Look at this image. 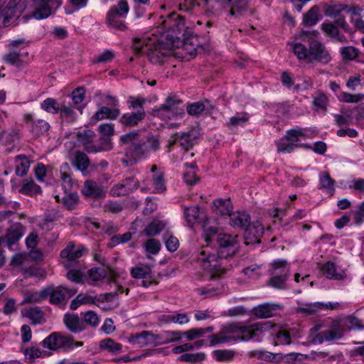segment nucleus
<instances>
[{
  "label": "nucleus",
  "mask_w": 364,
  "mask_h": 364,
  "mask_svg": "<svg viewBox=\"0 0 364 364\" xmlns=\"http://www.w3.org/2000/svg\"><path fill=\"white\" fill-rule=\"evenodd\" d=\"M88 252L84 246L75 247L74 243H69L67 247L60 252V257L67 259L70 263L75 262L77 259L81 257Z\"/></svg>",
  "instance_id": "obj_23"
},
{
  "label": "nucleus",
  "mask_w": 364,
  "mask_h": 364,
  "mask_svg": "<svg viewBox=\"0 0 364 364\" xmlns=\"http://www.w3.org/2000/svg\"><path fill=\"white\" fill-rule=\"evenodd\" d=\"M47 292L42 289L39 292H35L28 295L21 304L26 303H41L46 299Z\"/></svg>",
  "instance_id": "obj_55"
},
{
  "label": "nucleus",
  "mask_w": 364,
  "mask_h": 364,
  "mask_svg": "<svg viewBox=\"0 0 364 364\" xmlns=\"http://www.w3.org/2000/svg\"><path fill=\"white\" fill-rule=\"evenodd\" d=\"M284 140H286V139H283V137H282L279 140H278L275 142L276 146H277V153L290 154L296 148H299V147H303V148H307V149L311 148V145L308 144L294 143V142H291L289 141H285Z\"/></svg>",
  "instance_id": "obj_27"
},
{
  "label": "nucleus",
  "mask_w": 364,
  "mask_h": 364,
  "mask_svg": "<svg viewBox=\"0 0 364 364\" xmlns=\"http://www.w3.org/2000/svg\"><path fill=\"white\" fill-rule=\"evenodd\" d=\"M63 323L71 333H80L86 329L83 320L75 314H65L63 317Z\"/></svg>",
  "instance_id": "obj_19"
},
{
  "label": "nucleus",
  "mask_w": 364,
  "mask_h": 364,
  "mask_svg": "<svg viewBox=\"0 0 364 364\" xmlns=\"http://www.w3.org/2000/svg\"><path fill=\"white\" fill-rule=\"evenodd\" d=\"M25 124L29 125V132L36 137H40L47 132L50 129L48 122L43 119H34L33 114L27 113L23 117Z\"/></svg>",
  "instance_id": "obj_16"
},
{
  "label": "nucleus",
  "mask_w": 364,
  "mask_h": 364,
  "mask_svg": "<svg viewBox=\"0 0 364 364\" xmlns=\"http://www.w3.org/2000/svg\"><path fill=\"white\" fill-rule=\"evenodd\" d=\"M199 213L200 209L198 206H192L184 209V218L190 226H193L197 222Z\"/></svg>",
  "instance_id": "obj_47"
},
{
  "label": "nucleus",
  "mask_w": 364,
  "mask_h": 364,
  "mask_svg": "<svg viewBox=\"0 0 364 364\" xmlns=\"http://www.w3.org/2000/svg\"><path fill=\"white\" fill-rule=\"evenodd\" d=\"M165 339L162 341V334H154L150 331H144L136 336V338H143L146 343L155 342L156 344L180 341L182 339L183 333L179 331H167L164 332Z\"/></svg>",
  "instance_id": "obj_11"
},
{
  "label": "nucleus",
  "mask_w": 364,
  "mask_h": 364,
  "mask_svg": "<svg viewBox=\"0 0 364 364\" xmlns=\"http://www.w3.org/2000/svg\"><path fill=\"white\" fill-rule=\"evenodd\" d=\"M16 160L21 161V163L16 168V175L20 177L26 176L28 171L31 164L27 156L25 154L18 155L16 156Z\"/></svg>",
  "instance_id": "obj_43"
},
{
  "label": "nucleus",
  "mask_w": 364,
  "mask_h": 364,
  "mask_svg": "<svg viewBox=\"0 0 364 364\" xmlns=\"http://www.w3.org/2000/svg\"><path fill=\"white\" fill-rule=\"evenodd\" d=\"M112 142L108 136H101L98 139L97 144L89 146L88 153H97L101 151H107L112 149Z\"/></svg>",
  "instance_id": "obj_32"
},
{
  "label": "nucleus",
  "mask_w": 364,
  "mask_h": 364,
  "mask_svg": "<svg viewBox=\"0 0 364 364\" xmlns=\"http://www.w3.org/2000/svg\"><path fill=\"white\" fill-rule=\"evenodd\" d=\"M22 313L24 316L31 319L34 324L40 323L44 317V313L39 306L25 309Z\"/></svg>",
  "instance_id": "obj_35"
},
{
  "label": "nucleus",
  "mask_w": 364,
  "mask_h": 364,
  "mask_svg": "<svg viewBox=\"0 0 364 364\" xmlns=\"http://www.w3.org/2000/svg\"><path fill=\"white\" fill-rule=\"evenodd\" d=\"M151 272L150 266L135 267L132 268L130 271L131 276L134 279H146Z\"/></svg>",
  "instance_id": "obj_56"
},
{
  "label": "nucleus",
  "mask_w": 364,
  "mask_h": 364,
  "mask_svg": "<svg viewBox=\"0 0 364 364\" xmlns=\"http://www.w3.org/2000/svg\"><path fill=\"white\" fill-rule=\"evenodd\" d=\"M334 180L328 172H321L319 176L320 188L334 191Z\"/></svg>",
  "instance_id": "obj_57"
},
{
  "label": "nucleus",
  "mask_w": 364,
  "mask_h": 364,
  "mask_svg": "<svg viewBox=\"0 0 364 364\" xmlns=\"http://www.w3.org/2000/svg\"><path fill=\"white\" fill-rule=\"evenodd\" d=\"M74 105H66L65 102L60 103V118L63 122L73 124L77 119V114L75 112Z\"/></svg>",
  "instance_id": "obj_31"
},
{
  "label": "nucleus",
  "mask_w": 364,
  "mask_h": 364,
  "mask_svg": "<svg viewBox=\"0 0 364 364\" xmlns=\"http://www.w3.org/2000/svg\"><path fill=\"white\" fill-rule=\"evenodd\" d=\"M89 277L95 281H100L107 277V271L105 269L100 267H92L87 272Z\"/></svg>",
  "instance_id": "obj_63"
},
{
  "label": "nucleus",
  "mask_w": 364,
  "mask_h": 364,
  "mask_svg": "<svg viewBox=\"0 0 364 364\" xmlns=\"http://www.w3.org/2000/svg\"><path fill=\"white\" fill-rule=\"evenodd\" d=\"M27 0H9L2 9L3 23L18 20L27 7Z\"/></svg>",
  "instance_id": "obj_9"
},
{
  "label": "nucleus",
  "mask_w": 364,
  "mask_h": 364,
  "mask_svg": "<svg viewBox=\"0 0 364 364\" xmlns=\"http://www.w3.org/2000/svg\"><path fill=\"white\" fill-rule=\"evenodd\" d=\"M139 188V181L134 176H129L114 185L110 192L113 196H124L134 192Z\"/></svg>",
  "instance_id": "obj_13"
},
{
  "label": "nucleus",
  "mask_w": 364,
  "mask_h": 364,
  "mask_svg": "<svg viewBox=\"0 0 364 364\" xmlns=\"http://www.w3.org/2000/svg\"><path fill=\"white\" fill-rule=\"evenodd\" d=\"M264 232V228L260 222L254 221L249 223L244 232L245 244L246 245L259 244Z\"/></svg>",
  "instance_id": "obj_15"
},
{
  "label": "nucleus",
  "mask_w": 364,
  "mask_h": 364,
  "mask_svg": "<svg viewBox=\"0 0 364 364\" xmlns=\"http://www.w3.org/2000/svg\"><path fill=\"white\" fill-rule=\"evenodd\" d=\"M320 6L326 16L336 19L333 23H346L345 16L343 14L346 13L348 5L340 3L327 4L323 2L320 4Z\"/></svg>",
  "instance_id": "obj_12"
},
{
  "label": "nucleus",
  "mask_w": 364,
  "mask_h": 364,
  "mask_svg": "<svg viewBox=\"0 0 364 364\" xmlns=\"http://www.w3.org/2000/svg\"><path fill=\"white\" fill-rule=\"evenodd\" d=\"M147 100L146 98L138 96H129L127 100V105L130 112H127L119 116L118 119L121 127L124 129H132L138 127L146 118V114L144 105Z\"/></svg>",
  "instance_id": "obj_4"
},
{
  "label": "nucleus",
  "mask_w": 364,
  "mask_h": 364,
  "mask_svg": "<svg viewBox=\"0 0 364 364\" xmlns=\"http://www.w3.org/2000/svg\"><path fill=\"white\" fill-rule=\"evenodd\" d=\"M153 182L156 191L159 193H163L166 190L163 173H158L153 176Z\"/></svg>",
  "instance_id": "obj_62"
},
{
  "label": "nucleus",
  "mask_w": 364,
  "mask_h": 364,
  "mask_svg": "<svg viewBox=\"0 0 364 364\" xmlns=\"http://www.w3.org/2000/svg\"><path fill=\"white\" fill-rule=\"evenodd\" d=\"M41 108L48 113L57 114L60 112V104L56 99L48 97L41 103Z\"/></svg>",
  "instance_id": "obj_36"
},
{
  "label": "nucleus",
  "mask_w": 364,
  "mask_h": 364,
  "mask_svg": "<svg viewBox=\"0 0 364 364\" xmlns=\"http://www.w3.org/2000/svg\"><path fill=\"white\" fill-rule=\"evenodd\" d=\"M78 201L79 197L77 193H71L62 198V203L69 210L75 209Z\"/></svg>",
  "instance_id": "obj_58"
},
{
  "label": "nucleus",
  "mask_w": 364,
  "mask_h": 364,
  "mask_svg": "<svg viewBox=\"0 0 364 364\" xmlns=\"http://www.w3.org/2000/svg\"><path fill=\"white\" fill-rule=\"evenodd\" d=\"M219 235L218 234V228L215 227H208L204 230V237L205 240L207 242V245L205 247H208L210 245H215L217 242V237Z\"/></svg>",
  "instance_id": "obj_51"
},
{
  "label": "nucleus",
  "mask_w": 364,
  "mask_h": 364,
  "mask_svg": "<svg viewBox=\"0 0 364 364\" xmlns=\"http://www.w3.org/2000/svg\"><path fill=\"white\" fill-rule=\"evenodd\" d=\"M73 164L78 171L83 173L87 171L90 162L86 154L82 151H77Z\"/></svg>",
  "instance_id": "obj_39"
},
{
  "label": "nucleus",
  "mask_w": 364,
  "mask_h": 364,
  "mask_svg": "<svg viewBox=\"0 0 364 364\" xmlns=\"http://www.w3.org/2000/svg\"><path fill=\"white\" fill-rule=\"evenodd\" d=\"M82 193L86 197H90L95 200L102 199L106 196V191L103 186L92 180H87L85 182Z\"/></svg>",
  "instance_id": "obj_20"
},
{
  "label": "nucleus",
  "mask_w": 364,
  "mask_h": 364,
  "mask_svg": "<svg viewBox=\"0 0 364 364\" xmlns=\"http://www.w3.org/2000/svg\"><path fill=\"white\" fill-rule=\"evenodd\" d=\"M288 272L289 270L287 269L286 272L280 275L271 277L267 281V285L278 289H287L286 281L288 279Z\"/></svg>",
  "instance_id": "obj_41"
},
{
  "label": "nucleus",
  "mask_w": 364,
  "mask_h": 364,
  "mask_svg": "<svg viewBox=\"0 0 364 364\" xmlns=\"http://www.w3.org/2000/svg\"><path fill=\"white\" fill-rule=\"evenodd\" d=\"M166 52L162 51L161 48H150L148 50L147 56L149 60L154 64H161L168 56Z\"/></svg>",
  "instance_id": "obj_37"
},
{
  "label": "nucleus",
  "mask_w": 364,
  "mask_h": 364,
  "mask_svg": "<svg viewBox=\"0 0 364 364\" xmlns=\"http://www.w3.org/2000/svg\"><path fill=\"white\" fill-rule=\"evenodd\" d=\"M199 135V129H193L187 132H181L180 135L176 133V137L173 140L172 144L178 141L180 146L187 151L191 149L196 144Z\"/></svg>",
  "instance_id": "obj_17"
},
{
  "label": "nucleus",
  "mask_w": 364,
  "mask_h": 364,
  "mask_svg": "<svg viewBox=\"0 0 364 364\" xmlns=\"http://www.w3.org/2000/svg\"><path fill=\"white\" fill-rule=\"evenodd\" d=\"M322 30L325 34L333 41L341 43H347L348 40L346 36L341 33L338 24H321Z\"/></svg>",
  "instance_id": "obj_30"
},
{
  "label": "nucleus",
  "mask_w": 364,
  "mask_h": 364,
  "mask_svg": "<svg viewBox=\"0 0 364 364\" xmlns=\"http://www.w3.org/2000/svg\"><path fill=\"white\" fill-rule=\"evenodd\" d=\"M44 289L47 292L46 299L49 297V302L51 304L58 306L66 301V294L62 286L55 287L53 285H51Z\"/></svg>",
  "instance_id": "obj_25"
},
{
  "label": "nucleus",
  "mask_w": 364,
  "mask_h": 364,
  "mask_svg": "<svg viewBox=\"0 0 364 364\" xmlns=\"http://www.w3.org/2000/svg\"><path fill=\"white\" fill-rule=\"evenodd\" d=\"M95 135V132L91 129H85L82 132H78L77 134L78 139L83 144L84 149L87 153L88 147L95 146V144H93V137Z\"/></svg>",
  "instance_id": "obj_42"
},
{
  "label": "nucleus",
  "mask_w": 364,
  "mask_h": 364,
  "mask_svg": "<svg viewBox=\"0 0 364 364\" xmlns=\"http://www.w3.org/2000/svg\"><path fill=\"white\" fill-rule=\"evenodd\" d=\"M229 216L230 225L233 228H245L250 223V216L245 212L230 213Z\"/></svg>",
  "instance_id": "obj_29"
},
{
  "label": "nucleus",
  "mask_w": 364,
  "mask_h": 364,
  "mask_svg": "<svg viewBox=\"0 0 364 364\" xmlns=\"http://www.w3.org/2000/svg\"><path fill=\"white\" fill-rule=\"evenodd\" d=\"M281 309L280 305L273 303H264L254 307L252 314L259 318H268L276 314V312Z\"/></svg>",
  "instance_id": "obj_22"
},
{
  "label": "nucleus",
  "mask_w": 364,
  "mask_h": 364,
  "mask_svg": "<svg viewBox=\"0 0 364 364\" xmlns=\"http://www.w3.org/2000/svg\"><path fill=\"white\" fill-rule=\"evenodd\" d=\"M342 58L346 60H353L359 55V50L354 46H345L340 49Z\"/></svg>",
  "instance_id": "obj_52"
},
{
  "label": "nucleus",
  "mask_w": 364,
  "mask_h": 364,
  "mask_svg": "<svg viewBox=\"0 0 364 364\" xmlns=\"http://www.w3.org/2000/svg\"><path fill=\"white\" fill-rule=\"evenodd\" d=\"M213 245L217 247L215 252H212L209 248L204 247L199 252L198 260L205 271L223 274L225 269L222 266L220 260L232 257L238 252L237 236L220 233Z\"/></svg>",
  "instance_id": "obj_2"
},
{
  "label": "nucleus",
  "mask_w": 364,
  "mask_h": 364,
  "mask_svg": "<svg viewBox=\"0 0 364 364\" xmlns=\"http://www.w3.org/2000/svg\"><path fill=\"white\" fill-rule=\"evenodd\" d=\"M36 7V11L33 12L32 16L25 15L23 19L29 20L32 16L36 20H41L50 16L53 9H58L61 1L59 0H32Z\"/></svg>",
  "instance_id": "obj_8"
},
{
  "label": "nucleus",
  "mask_w": 364,
  "mask_h": 364,
  "mask_svg": "<svg viewBox=\"0 0 364 364\" xmlns=\"http://www.w3.org/2000/svg\"><path fill=\"white\" fill-rule=\"evenodd\" d=\"M132 239V233L129 232L122 235H116L110 238L107 242L109 248H113L115 246L129 242Z\"/></svg>",
  "instance_id": "obj_49"
},
{
  "label": "nucleus",
  "mask_w": 364,
  "mask_h": 364,
  "mask_svg": "<svg viewBox=\"0 0 364 364\" xmlns=\"http://www.w3.org/2000/svg\"><path fill=\"white\" fill-rule=\"evenodd\" d=\"M129 11L127 1H120L117 6L112 7L107 14V18L110 22L112 17L121 16Z\"/></svg>",
  "instance_id": "obj_45"
},
{
  "label": "nucleus",
  "mask_w": 364,
  "mask_h": 364,
  "mask_svg": "<svg viewBox=\"0 0 364 364\" xmlns=\"http://www.w3.org/2000/svg\"><path fill=\"white\" fill-rule=\"evenodd\" d=\"M363 10L359 6H350L348 5V9L345 14L350 15V23H364L362 19L364 14H362Z\"/></svg>",
  "instance_id": "obj_48"
},
{
  "label": "nucleus",
  "mask_w": 364,
  "mask_h": 364,
  "mask_svg": "<svg viewBox=\"0 0 364 364\" xmlns=\"http://www.w3.org/2000/svg\"><path fill=\"white\" fill-rule=\"evenodd\" d=\"M99 346L101 350H107L112 353H119L122 348V344L116 343L110 338L100 341Z\"/></svg>",
  "instance_id": "obj_44"
},
{
  "label": "nucleus",
  "mask_w": 364,
  "mask_h": 364,
  "mask_svg": "<svg viewBox=\"0 0 364 364\" xmlns=\"http://www.w3.org/2000/svg\"><path fill=\"white\" fill-rule=\"evenodd\" d=\"M185 105L176 94H170L159 107L153 109V115L161 119H176L184 117Z\"/></svg>",
  "instance_id": "obj_5"
},
{
  "label": "nucleus",
  "mask_w": 364,
  "mask_h": 364,
  "mask_svg": "<svg viewBox=\"0 0 364 364\" xmlns=\"http://www.w3.org/2000/svg\"><path fill=\"white\" fill-rule=\"evenodd\" d=\"M231 331L237 332L241 334V336H227L223 332H220V343H225L230 342H237L241 341H249L252 338L255 336V333L250 330V327L232 325L230 326Z\"/></svg>",
  "instance_id": "obj_14"
},
{
  "label": "nucleus",
  "mask_w": 364,
  "mask_h": 364,
  "mask_svg": "<svg viewBox=\"0 0 364 364\" xmlns=\"http://www.w3.org/2000/svg\"><path fill=\"white\" fill-rule=\"evenodd\" d=\"M248 121L247 114H237L235 116L230 117V121L226 123V126L229 128L242 126Z\"/></svg>",
  "instance_id": "obj_60"
},
{
  "label": "nucleus",
  "mask_w": 364,
  "mask_h": 364,
  "mask_svg": "<svg viewBox=\"0 0 364 364\" xmlns=\"http://www.w3.org/2000/svg\"><path fill=\"white\" fill-rule=\"evenodd\" d=\"M206 355L204 353H183L178 357V360L181 361H185L188 363H197L204 360Z\"/></svg>",
  "instance_id": "obj_54"
},
{
  "label": "nucleus",
  "mask_w": 364,
  "mask_h": 364,
  "mask_svg": "<svg viewBox=\"0 0 364 364\" xmlns=\"http://www.w3.org/2000/svg\"><path fill=\"white\" fill-rule=\"evenodd\" d=\"M73 336L61 332H53L41 343L45 348L51 350H70L73 349Z\"/></svg>",
  "instance_id": "obj_7"
},
{
  "label": "nucleus",
  "mask_w": 364,
  "mask_h": 364,
  "mask_svg": "<svg viewBox=\"0 0 364 364\" xmlns=\"http://www.w3.org/2000/svg\"><path fill=\"white\" fill-rule=\"evenodd\" d=\"M120 116V110L118 108H109L102 106L90 118V124H94L97 121L103 119H116Z\"/></svg>",
  "instance_id": "obj_21"
},
{
  "label": "nucleus",
  "mask_w": 364,
  "mask_h": 364,
  "mask_svg": "<svg viewBox=\"0 0 364 364\" xmlns=\"http://www.w3.org/2000/svg\"><path fill=\"white\" fill-rule=\"evenodd\" d=\"M149 153V147L145 141L140 139L131 143L125 149V157L121 159L124 166H132L140 160L146 158Z\"/></svg>",
  "instance_id": "obj_6"
},
{
  "label": "nucleus",
  "mask_w": 364,
  "mask_h": 364,
  "mask_svg": "<svg viewBox=\"0 0 364 364\" xmlns=\"http://www.w3.org/2000/svg\"><path fill=\"white\" fill-rule=\"evenodd\" d=\"M212 209L216 215L223 216L230 215L233 207L230 198H218L213 200Z\"/></svg>",
  "instance_id": "obj_26"
},
{
  "label": "nucleus",
  "mask_w": 364,
  "mask_h": 364,
  "mask_svg": "<svg viewBox=\"0 0 364 364\" xmlns=\"http://www.w3.org/2000/svg\"><path fill=\"white\" fill-rule=\"evenodd\" d=\"M328 98L326 94L318 92L316 95L314 97L313 104L318 109L326 110Z\"/></svg>",
  "instance_id": "obj_61"
},
{
  "label": "nucleus",
  "mask_w": 364,
  "mask_h": 364,
  "mask_svg": "<svg viewBox=\"0 0 364 364\" xmlns=\"http://www.w3.org/2000/svg\"><path fill=\"white\" fill-rule=\"evenodd\" d=\"M71 97L74 107L82 113V109H84L85 105L82 106L80 104L84 101L85 97V87H77L75 88L71 93Z\"/></svg>",
  "instance_id": "obj_34"
},
{
  "label": "nucleus",
  "mask_w": 364,
  "mask_h": 364,
  "mask_svg": "<svg viewBox=\"0 0 364 364\" xmlns=\"http://www.w3.org/2000/svg\"><path fill=\"white\" fill-rule=\"evenodd\" d=\"M305 136L303 129L301 128L291 129L286 132V134L283 136L287 141L294 143H298L301 137Z\"/></svg>",
  "instance_id": "obj_53"
},
{
  "label": "nucleus",
  "mask_w": 364,
  "mask_h": 364,
  "mask_svg": "<svg viewBox=\"0 0 364 364\" xmlns=\"http://www.w3.org/2000/svg\"><path fill=\"white\" fill-rule=\"evenodd\" d=\"M26 228L21 223H14L4 236L6 243L11 247L18 242L24 235Z\"/></svg>",
  "instance_id": "obj_24"
},
{
  "label": "nucleus",
  "mask_w": 364,
  "mask_h": 364,
  "mask_svg": "<svg viewBox=\"0 0 364 364\" xmlns=\"http://www.w3.org/2000/svg\"><path fill=\"white\" fill-rule=\"evenodd\" d=\"M185 110L187 113L192 117H197L205 110V104L203 101H198L195 102H188L185 105Z\"/></svg>",
  "instance_id": "obj_40"
},
{
  "label": "nucleus",
  "mask_w": 364,
  "mask_h": 364,
  "mask_svg": "<svg viewBox=\"0 0 364 364\" xmlns=\"http://www.w3.org/2000/svg\"><path fill=\"white\" fill-rule=\"evenodd\" d=\"M213 355L217 361L225 362L232 360L235 353L230 350H216L213 352Z\"/></svg>",
  "instance_id": "obj_59"
},
{
  "label": "nucleus",
  "mask_w": 364,
  "mask_h": 364,
  "mask_svg": "<svg viewBox=\"0 0 364 364\" xmlns=\"http://www.w3.org/2000/svg\"><path fill=\"white\" fill-rule=\"evenodd\" d=\"M166 226V224L159 220H155L150 223L145 228V234L148 236H155L160 233Z\"/></svg>",
  "instance_id": "obj_46"
},
{
  "label": "nucleus",
  "mask_w": 364,
  "mask_h": 364,
  "mask_svg": "<svg viewBox=\"0 0 364 364\" xmlns=\"http://www.w3.org/2000/svg\"><path fill=\"white\" fill-rule=\"evenodd\" d=\"M338 306V303H331L327 304L321 302L309 303L304 304V306L298 307L296 312L298 314H302L305 316H311L316 314L320 310L324 309H334Z\"/></svg>",
  "instance_id": "obj_18"
},
{
  "label": "nucleus",
  "mask_w": 364,
  "mask_h": 364,
  "mask_svg": "<svg viewBox=\"0 0 364 364\" xmlns=\"http://www.w3.org/2000/svg\"><path fill=\"white\" fill-rule=\"evenodd\" d=\"M323 274L330 279L342 280L344 277L341 273L337 272L336 264L328 261L326 262L322 268Z\"/></svg>",
  "instance_id": "obj_33"
},
{
  "label": "nucleus",
  "mask_w": 364,
  "mask_h": 364,
  "mask_svg": "<svg viewBox=\"0 0 364 364\" xmlns=\"http://www.w3.org/2000/svg\"><path fill=\"white\" fill-rule=\"evenodd\" d=\"M145 250L151 255H156L161 250V243L156 239H149L144 243Z\"/></svg>",
  "instance_id": "obj_64"
},
{
  "label": "nucleus",
  "mask_w": 364,
  "mask_h": 364,
  "mask_svg": "<svg viewBox=\"0 0 364 364\" xmlns=\"http://www.w3.org/2000/svg\"><path fill=\"white\" fill-rule=\"evenodd\" d=\"M320 6H312L305 14H304L303 23H317L323 18V11Z\"/></svg>",
  "instance_id": "obj_38"
},
{
  "label": "nucleus",
  "mask_w": 364,
  "mask_h": 364,
  "mask_svg": "<svg viewBox=\"0 0 364 364\" xmlns=\"http://www.w3.org/2000/svg\"><path fill=\"white\" fill-rule=\"evenodd\" d=\"M323 335L326 341L338 340L343 336L342 330L339 326L338 327L333 326L331 329L323 331Z\"/></svg>",
  "instance_id": "obj_50"
},
{
  "label": "nucleus",
  "mask_w": 364,
  "mask_h": 364,
  "mask_svg": "<svg viewBox=\"0 0 364 364\" xmlns=\"http://www.w3.org/2000/svg\"><path fill=\"white\" fill-rule=\"evenodd\" d=\"M159 24L153 31L152 35L157 36L159 43L168 50L182 48L188 56V60L197 55L199 46L198 38L186 27V24Z\"/></svg>",
  "instance_id": "obj_1"
},
{
  "label": "nucleus",
  "mask_w": 364,
  "mask_h": 364,
  "mask_svg": "<svg viewBox=\"0 0 364 364\" xmlns=\"http://www.w3.org/2000/svg\"><path fill=\"white\" fill-rule=\"evenodd\" d=\"M18 192L25 196L33 197L41 194L42 189L32 178H25L22 181V186Z\"/></svg>",
  "instance_id": "obj_28"
},
{
  "label": "nucleus",
  "mask_w": 364,
  "mask_h": 364,
  "mask_svg": "<svg viewBox=\"0 0 364 364\" xmlns=\"http://www.w3.org/2000/svg\"><path fill=\"white\" fill-rule=\"evenodd\" d=\"M307 41L308 47L301 43L290 44L299 60L307 63H318L321 65H327L331 61V53L323 43L311 38H308Z\"/></svg>",
  "instance_id": "obj_3"
},
{
  "label": "nucleus",
  "mask_w": 364,
  "mask_h": 364,
  "mask_svg": "<svg viewBox=\"0 0 364 364\" xmlns=\"http://www.w3.org/2000/svg\"><path fill=\"white\" fill-rule=\"evenodd\" d=\"M222 8H224L230 16L236 19L242 16H250L253 13L248 6L247 0H226Z\"/></svg>",
  "instance_id": "obj_10"
}]
</instances>
